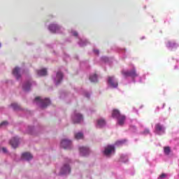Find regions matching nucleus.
Instances as JSON below:
<instances>
[{
	"label": "nucleus",
	"instance_id": "obj_1",
	"mask_svg": "<svg viewBox=\"0 0 179 179\" xmlns=\"http://www.w3.org/2000/svg\"><path fill=\"white\" fill-rule=\"evenodd\" d=\"M35 103H40L41 108H45L51 104V101L48 99V98H45V99H41L40 96H36L34 100Z\"/></svg>",
	"mask_w": 179,
	"mask_h": 179
},
{
	"label": "nucleus",
	"instance_id": "obj_2",
	"mask_svg": "<svg viewBox=\"0 0 179 179\" xmlns=\"http://www.w3.org/2000/svg\"><path fill=\"white\" fill-rule=\"evenodd\" d=\"M73 124H79L83 121V116L80 113L75 112L74 115L72 117Z\"/></svg>",
	"mask_w": 179,
	"mask_h": 179
},
{
	"label": "nucleus",
	"instance_id": "obj_3",
	"mask_svg": "<svg viewBox=\"0 0 179 179\" xmlns=\"http://www.w3.org/2000/svg\"><path fill=\"white\" fill-rule=\"evenodd\" d=\"M114 152H115V147H114V145H108L105 148L103 155H105V156H110V155L114 153Z\"/></svg>",
	"mask_w": 179,
	"mask_h": 179
},
{
	"label": "nucleus",
	"instance_id": "obj_4",
	"mask_svg": "<svg viewBox=\"0 0 179 179\" xmlns=\"http://www.w3.org/2000/svg\"><path fill=\"white\" fill-rule=\"evenodd\" d=\"M71 145H72V141L68 139H63L61 142L60 146L63 148V149H69L71 148Z\"/></svg>",
	"mask_w": 179,
	"mask_h": 179
},
{
	"label": "nucleus",
	"instance_id": "obj_5",
	"mask_svg": "<svg viewBox=\"0 0 179 179\" xmlns=\"http://www.w3.org/2000/svg\"><path fill=\"white\" fill-rule=\"evenodd\" d=\"M108 83H109L111 87H118V82L114 78V76L108 77Z\"/></svg>",
	"mask_w": 179,
	"mask_h": 179
},
{
	"label": "nucleus",
	"instance_id": "obj_6",
	"mask_svg": "<svg viewBox=\"0 0 179 179\" xmlns=\"http://www.w3.org/2000/svg\"><path fill=\"white\" fill-rule=\"evenodd\" d=\"M10 145L14 149H16L17 146H19V138L17 137H13L10 141Z\"/></svg>",
	"mask_w": 179,
	"mask_h": 179
},
{
	"label": "nucleus",
	"instance_id": "obj_7",
	"mask_svg": "<svg viewBox=\"0 0 179 179\" xmlns=\"http://www.w3.org/2000/svg\"><path fill=\"white\" fill-rule=\"evenodd\" d=\"M64 78V74L59 71L56 74V85L58 86V85H59L62 82V79Z\"/></svg>",
	"mask_w": 179,
	"mask_h": 179
},
{
	"label": "nucleus",
	"instance_id": "obj_8",
	"mask_svg": "<svg viewBox=\"0 0 179 179\" xmlns=\"http://www.w3.org/2000/svg\"><path fill=\"white\" fill-rule=\"evenodd\" d=\"M71 173V167L69 164H64L60 171L61 174H69Z\"/></svg>",
	"mask_w": 179,
	"mask_h": 179
},
{
	"label": "nucleus",
	"instance_id": "obj_9",
	"mask_svg": "<svg viewBox=\"0 0 179 179\" xmlns=\"http://www.w3.org/2000/svg\"><path fill=\"white\" fill-rule=\"evenodd\" d=\"M155 131L160 135V134H164V127L160 123L155 124Z\"/></svg>",
	"mask_w": 179,
	"mask_h": 179
},
{
	"label": "nucleus",
	"instance_id": "obj_10",
	"mask_svg": "<svg viewBox=\"0 0 179 179\" xmlns=\"http://www.w3.org/2000/svg\"><path fill=\"white\" fill-rule=\"evenodd\" d=\"M80 154L82 156H87L89 155L90 150H89V148L87 147H80Z\"/></svg>",
	"mask_w": 179,
	"mask_h": 179
},
{
	"label": "nucleus",
	"instance_id": "obj_11",
	"mask_svg": "<svg viewBox=\"0 0 179 179\" xmlns=\"http://www.w3.org/2000/svg\"><path fill=\"white\" fill-rule=\"evenodd\" d=\"M13 75L15 76L16 79L19 80L20 78H22V76L20 75V68L19 67H15L13 70Z\"/></svg>",
	"mask_w": 179,
	"mask_h": 179
},
{
	"label": "nucleus",
	"instance_id": "obj_12",
	"mask_svg": "<svg viewBox=\"0 0 179 179\" xmlns=\"http://www.w3.org/2000/svg\"><path fill=\"white\" fill-rule=\"evenodd\" d=\"M118 125L122 127L125 124V120H127V117L124 115H120V117L117 119Z\"/></svg>",
	"mask_w": 179,
	"mask_h": 179
},
{
	"label": "nucleus",
	"instance_id": "obj_13",
	"mask_svg": "<svg viewBox=\"0 0 179 179\" xmlns=\"http://www.w3.org/2000/svg\"><path fill=\"white\" fill-rule=\"evenodd\" d=\"M49 30L51 31L52 33H57V31L59 30V27L57 24H52L49 26Z\"/></svg>",
	"mask_w": 179,
	"mask_h": 179
},
{
	"label": "nucleus",
	"instance_id": "obj_14",
	"mask_svg": "<svg viewBox=\"0 0 179 179\" xmlns=\"http://www.w3.org/2000/svg\"><path fill=\"white\" fill-rule=\"evenodd\" d=\"M22 159L23 160H31V159H33V155L29 152H24L22 155Z\"/></svg>",
	"mask_w": 179,
	"mask_h": 179
},
{
	"label": "nucleus",
	"instance_id": "obj_15",
	"mask_svg": "<svg viewBox=\"0 0 179 179\" xmlns=\"http://www.w3.org/2000/svg\"><path fill=\"white\" fill-rule=\"evenodd\" d=\"M36 73L38 76H46L47 75V69H43L41 70H37Z\"/></svg>",
	"mask_w": 179,
	"mask_h": 179
},
{
	"label": "nucleus",
	"instance_id": "obj_16",
	"mask_svg": "<svg viewBox=\"0 0 179 179\" xmlns=\"http://www.w3.org/2000/svg\"><path fill=\"white\" fill-rule=\"evenodd\" d=\"M122 114H121L120 113V110H118L117 109H114L113 110V113H112V117H113V118H118L119 117H120V115H122Z\"/></svg>",
	"mask_w": 179,
	"mask_h": 179
},
{
	"label": "nucleus",
	"instance_id": "obj_17",
	"mask_svg": "<svg viewBox=\"0 0 179 179\" xmlns=\"http://www.w3.org/2000/svg\"><path fill=\"white\" fill-rule=\"evenodd\" d=\"M31 86V83H30V82H27L23 85L22 89L23 90H24V92H29V90H30Z\"/></svg>",
	"mask_w": 179,
	"mask_h": 179
},
{
	"label": "nucleus",
	"instance_id": "obj_18",
	"mask_svg": "<svg viewBox=\"0 0 179 179\" xmlns=\"http://www.w3.org/2000/svg\"><path fill=\"white\" fill-rule=\"evenodd\" d=\"M97 124L99 128L104 127L106 125V120L104 119H100L97 120Z\"/></svg>",
	"mask_w": 179,
	"mask_h": 179
},
{
	"label": "nucleus",
	"instance_id": "obj_19",
	"mask_svg": "<svg viewBox=\"0 0 179 179\" xmlns=\"http://www.w3.org/2000/svg\"><path fill=\"white\" fill-rule=\"evenodd\" d=\"M90 82H93L94 83H96L97 82V74H93L90 76Z\"/></svg>",
	"mask_w": 179,
	"mask_h": 179
},
{
	"label": "nucleus",
	"instance_id": "obj_20",
	"mask_svg": "<svg viewBox=\"0 0 179 179\" xmlns=\"http://www.w3.org/2000/svg\"><path fill=\"white\" fill-rule=\"evenodd\" d=\"M171 152V149H170V147L167 146L164 148V152L165 153V155H170Z\"/></svg>",
	"mask_w": 179,
	"mask_h": 179
},
{
	"label": "nucleus",
	"instance_id": "obj_21",
	"mask_svg": "<svg viewBox=\"0 0 179 179\" xmlns=\"http://www.w3.org/2000/svg\"><path fill=\"white\" fill-rule=\"evenodd\" d=\"M137 76H138V73H136V71H135V69L130 71L131 78H136Z\"/></svg>",
	"mask_w": 179,
	"mask_h": 179
},
{
	"label": "nucleus",
	"instance_id": "obj_22",
	"mask_svg": "<svg viewBox=\"0 0 179 179\" xmlns=\"http://www.w3.org/2000/svg\"><path fill=\"white\" fill-rule=\"evenodd\" d=\"M122 74L124 78H128L131 76L130 71H124V70L122 71Z\"/></svg>",
	"mask_w": 179,
	"mask_h": 179
},
{
	"label": "nucleus",
	"instance_id": "obj_23",
	"mask_svg": "<svg viewBox=\"0 0 179 179\" xmlns=\"http://www.w3.org/2000/svg\"><path fill=\"white\" fill-rule=\"evenodd\" d=\"M76 139H83V133H77L75 134Z\"/></svg>",
	"mask_w": 179,
	"mask_h": 179
},
{
	"label": "nucleus",
	"instance_id": "obj_24",
	"mask_svg": "<svg viewBox=\"0 0 179 179\" xmlns=\"http://www.w3.org/2000/svg\"><path fill=\"white\" fill-rule=\"evenodd\" d=\"M11 107H13L14 110H20V106L16 103H11Z\"/></svg>",
	"mask_w": 179,
	"mask_h": 179
},
{
	"label": "nucleus",
	"instance_id": "obj_25",
	"mask_svg": "<svg viewBox=\"0 0 179 179\" xmlns=\"http://www.w3.org/2000/svg\"><path fill=\"white\" fill-rule=\"evenodd\" d=\"M166 177H167V175L166 173H162L159 176V177L158 178V179H163V178H166Z\"/></svg>",
	"mask_w": 179,
	"mask_h": 179
},
{
	"label": "nucleus",
	"instance_id": "obj_26",
	"mask_svg": "<svg viewBox=\"0 0 179 179\" xmlns=\"http://www.w3.org/2000/svg\"><path fill=\"white\" fill-rule=\"evenodd\" d=\"M122 143H125V141L122 140L116 142V145H122Z\"/></svg>",
	"mask_w": 179,
	"mask_h": 179
},
{
	"label": "nucleus",
	"instance_id": "obj_27",
	"mask_svg": "<svg viewBox=\"0 0 179 179\" xmlns=\"http://www.w3.org/2000/svg\"><path fill=\"white\" fill-rule=\"evenodd\" d=\"M3 125H8V122L4 121L0 124V127H3Z\"/></svg>",
	"mask_w": 179,
	"mask_h": 179
},
{
	"label": "nucleus",
	"instance_id": "obj_28",
	"mask_svg": "<svg viewBox=\"0 0 179 179\" xmlns=\"http://www.w3.org/2000/svg\"><path fill=\"white\" fill-rule=\"evenodd\" d=\"M2 151L3 152V153H8V150L5 148H2Z\"/></svg>",
	"mask_w": 179,
	"mask_h": 179
},
{
	"label": "nucleus",
	"instance_id": "obj_29",
	"mask_svg": "<svg viewBox=\"0 0 179 179\" xmlns=\"http://www.w3.org/2000/svg\"><path fill=\"white\" fill-rule=\"evenodd\" d=\"M73 36H75L76 37H77V36H78V32H73Z\"/></svg>",
	"mask_w": 179,
	"mask_h": 179
},
{
	"label": "nucleus",
	"instance_id": "obj_30",
	"mask_svg": "<svg viewBox=\"0 0 179 179\" xmlns=\"http://www.w3.org/2000/svg\"><path fill=\"white\" fill-rule=\"evenodd\" d=\"M94 52H95V54H99V50H95Z\"/></svg>",
	"mask_w": 179,
	"mask_h": 179
},
{
	"label": "nucleus",
	"instance_id": "obj_31",
	"mask_svg": "<svg viewBox=\"0 0 179 179\" xmlns=\"http://www.w3.org/2000/svg\"><path fill=\"white\" fill-rule=\"evenodd\" d=\"M85 96H86V97H88V98L90 97V94H86Z\"/></svg>",
	"mask_w": 179,
	"mask_h": 179
},
{
	"label": "nucleus",
	"instance_id": "obj_32",
	"mask_svg": "<svg viewBox=\"0 0 179 179\" xmlns=\"http://www.w3.org/2000/svg\"><path fill=\"white\" fill-rule=\"evenodd\" d=\"M145 134H149V130L147 129L145 131Z\"/></svg>",
	"mask_w": 179,
	"mask_h": 179
},
{
	"label": "nucleus",
	"instance_id": "obj_33",
	"mask_svg": "<svg viewBox=\"0 0 179 179\" xmlns=\"http://www.w3.org/2000/svg\"><path fill=\"white\" fill-rule=\"evenodd\" d=\"M0 47H1V43H0Z\"/></svg>",
	"mask_w": 179,
	"mask_h": 179
}]
</instances>
